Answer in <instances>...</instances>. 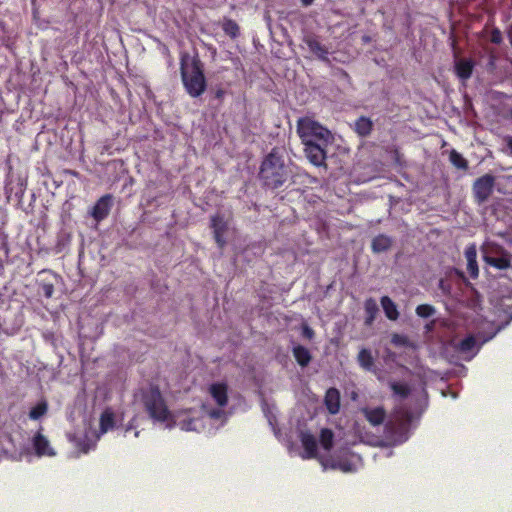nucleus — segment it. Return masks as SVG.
<instances>
[{"label":"nucleus","instance_id":"obj_1","mask_svg":"<svg viewBox=\"0 0 512 512\" xmlns=\"http://www.w3.org/2000/svg\"><path fill=\"white\" fill-rule=\"evenodd\" d=\"M291 176V170L285 164L278 148H273L263 159L258 177L262 186L275 190L282 187Z\"/></svg>","mask_w":512,"mask_h":512},{"label":"nucleus","instance_id":"obj_2","mask_svg":"<svg viewBox=\"0 0 512 512\" xmlns=\"http://www.w3.org/2000/svg\"><path fill=\"white\" fill-rule=\"evenodd\" d=\"M180 74L188 95L197 98L205 92L207 82L204 75V64L198 55L191 56L188 52L180 54Z\"/></svg>","mask_w":512,"mask_h":512},{"label":"nucleus","instance_id":"obj_3","mask_svg":"<svg viewBox=\"0 0 512 512\" xmlns=\"http://www.w3.org/2000/svg\"><path fill=\"white\" fill-rule=\"evenodd\" d=\"M412 416L410 412L401 410L394 413L385 423L384 435L393 445L407 441Z\"/></svg>","mask_w":512,"mask_h":512},{"label":"nucleus","instance_id":"obj_4","mask_svg":"<svg viewBox=\"0 0 512 512\" xmlns=\"http://www.w3.org/2000/svg\"><path fill=\"white\" fill-rule=\"evenodd\" d=\"M142 401L149 416L158 422H165L171 417V413L157 386H150L142 394Z\"/></svg>","mask_w":512,"mask_h":512},{"label":"nucleus","instance_id":"obj_5","mask_svg":"<svg viewBox=\"0 0 512 512\" xmlns=\"http://www.w3.org/2000/svg\"><path fill=\"white\" fill-rule=\"evenodd\" d=\"M332 140L331 136H325L320 138L318 134L311 136L310 141H301L304 145V153L311 164L316 167H327L326 148Z\"/></svg>","mask_w":512,"mask_h":512},{"label":"nucleus","instance_id":"obj_6","mask_svg":"<svg viewBox=\"0 0 512 512\" xmlns=\"http://www.w3.org/2000/svg\"><path fill=\"white\" fill-rule=\"evenodd\" d=\"M496 177L490 173H486L475 179L472 184V195L474 202L481 205L488 201L494 192Z\"/></svg>","mask_w":512,"mask_h":512},{"label":"nucleus","instance_id":"obj_7","mask_svg":"<svg viewBox=\"0 0 512 512\" xmlns=\"http://www.w3.org/2000/svg\"><path fill=\"white\" fill-rule=\"evenodd\" d=\"M297 133L301 141H310L311 136L318 134L320 138L331 136V132L309 117L300 118L297 122Z\"/></svg>","mask_w":512,"mask_h":512},{"label":"nucleus","instance_id":"obj_8","mask_svg":"<svg viewBox=\"0 0 512 512\" xmlns=\"http://www.w3.org/2000/svg\"><path fill=\"white\" fill-rule=\"evenodd\" d=\"M210 227L213 230V237L219 249H223L227 241L225 233L228 231L229 224L221 214H215L210 218Z\"/></svg>","mask_w":512,"mask_h":512},{"label":"nucleus","instance_id":"obj_9","mask_svg":"<svg viewBox=\"0 0 512 512\" xmlns=\"http://www.w3.org/2000/svg\"><path fill=\"white\" fill-rule=\"evenodd\" d=\"M113 206V196L111 194H105L101 196L92 208L91 216L100 222L104 220L110 213Z\"/></svg>","mask_w":512,"mask_h":512},{"label":"nucleus","instance_id":"obj_10","mask_svg":"<svg viewBox=\"0 0 512 512\" xmlns=\"http://www.w3.org/2000/svg\"><path fill=\"white\" fill-rule=\"evenodd\" d=\"M484 260L486 264L499 270H506L512 267V254L505 249H501L498 256H485Z\"/></svg>","mask_w":512,"mask_h":512},{"label":"nucleus","instance_id":"obj_11","mask_svg":"<svg viewBox=\"0 0 512 512\" xmlns=\"http://www.w3.org/2000/svg\"><path fill=\"white\" fill-rule=\"evenodd\" d=\"M303 42L307 45L309 50L320 60H328V48L321 44V42L314 35H306L303 38Z\"/></svg>","mask_w":512,"mask_h":512},{"label":"nucleus","instance_id":"obj_12","mask_svg":"<svg viewBox=\"0 0 512 512\" xmlns=\"http://www.w3.org/2000/svg\"><path fill=\"white\" fill-rule=\"evenodd\" d=\"M209 393L219 407L228 403V385L224 382L213 383L209 387Z\"/></svg>","mask_w":512,"mask_h":512},{"label":"nucleus","instance_id":"obj_13","mask_svg":"<svg viewBox=\"0 0 512 512\" xmlns=\"http://www.w3.org/2000/svg\"><path fill=\"white\" fill-rule=\"evenodd\" d=\"M301 444L304 448V459H311L317 456L316 438L309 432H302L300 435Z\"/></svg>","mask_w":512,"mask_h":512},{"label":"nucleus","instance_id":"obj_14","mask_svg":"<svg viewBox=\"0 0 512 512\" xmlns=\"http://www.w3.org/2000/svg\"><path fill=\"white\" fill-rule=\"evenodd\" d=\"M361 412L372 426H379L383 424L386 419V411L383 407H365L361 409Z\"/></svg>","mask_w":512,"mask_h":512},{"label":"nucleus","instance_id":"obj_15","mask_svg":"<svg viewBox=\"0 0 512 512\" xmlns=\"http://www.w3.org/2000/svg\"><path fill=\"white\" fill-rule=\"evenodd\" d=\"M33 447L38 456H54L49 440L39 431L33 437Z\"/></svg>","mask_w":512,"mask_h":512},{"label":"nucleus","instance_id":"obj_16","mask_svg":"<svg viewBox=\"0 0 512 512\" xmlns=\"http://www.w3.org/2000/svg\"><path fill=\"white\" fill-rule=\"evenodd\" d=\"M324 404L330 414H337L340 410L339 390L334 387L329 388L325 393Z\"/></svg>","mask_w":512,"mask_h":512},{"label":"nucleus","instance_id":"obj_17","mask_svg":"<svg viewBox=\"0 0 512 512\" xmlns=\"http://www.w3.org/2000/svg\"><path fill=\"white\" fill-rule=\"evenodd\" d=\"M465 258L467 260V271L471 278L475 279L479 275L477 263V250L475 245H470L465 249Z\"/></svg>","mask_w":512,"mask_h":512},{"label":"nucleus","instance_id":"obj_18","mask_svg":"<svg viewBox=\"0 0 512 512\" xmlns=\"http://www.w3.org/2000/svg\"><path fill=\"white\" fill-rule=\"evenodd\" d=\"M474 62L471 59H460L455 63V73L461 80H467L472 76Z\"/></svg>","mask_w":512,"mask_h":512},{"label":"nucleus","instance_id":"obj_19","mask_svg":"<svg viewBox=\"0 0 512 512\" xmlns=\"http://www.w3.org/2000/svg\"><path fill=\"white\" fill-rule=\"evenodd\" d=\"M380 304L382 306L385 316L389 320L396 321L399 318V311L397 305L389 296H382L380 299Z\"/></svg>","mask_w":512,"mask_h":512},{"label":"nucleus","instance_id":"obj_20","mask_svg":"<svg viewBox=\"0 0 512 512\" xmlns=\"http://www.w3.org/2000/svg\"><path fill=\"white\" fill-rule=\"evenodd\" d=\"M393 240L391 237L379 234L373 238L371 248L374 253H381L388 251L392 246Z\"/></svg>","mask_w":512,"mask_h":512},{"label":"nucleus","instance_id":"obj_21","mask_svg":"<svg viewBox=\"0 0 512 512\" xmlns=\"http://www.w3.org/2000/svg\"><path fill=\"white\" fill-rule=\"evenodd\" d=\"M373 130V122L366 116L359 117L354 123V131L360 137H367Z\"/></svg>","mask_w":512,"mask_h":512},{"label":"nucleus","instance_id":"obj_22","mask_svg":"<svg viewBox=\"0 0 512 512\" xmlns=\"http://www.w3.org/2000/svg\"><path fill=\"white\" fill-rule=\"evenodd\" d=\"M221 28L225 35H227L233 40L238 38L241 34L240 26L238 25V23L235 20L228 17H224L222 19Z\"/></svg>","mask_w":512,"mask_h":512},{"label":"nucleus","instance_id":"obj_23","mask_svg":"<svg viewBox=\"0 0 512 512\" xmlns=\"http://www.w3.org/2000/svg\"><path fill=\"white\" fill-rule=\"evenodd\" d=\"M292 353H293V356H294L296 362L301 367L308 366L312 360V355H311L310 351L302 345L294 346L292 349Z\"/></svg>","mask_w":512,"mask_h":512},{"label":"nucleus","instance_id":"obj_24","mask_svg":"<svg viewBox=\"0 0 512 512\" xmlns=\"http://www.w3.org/2000/svg\"><path fill=\"white\" fill-rule=\"evenodd\" d=\"M115 426L114 413L110 409H106L100 416L99 429L100 433L104 434Z\"/></svg>","mask_w":512,"mask_h":512},{"label":"nucleus","instance_id":"obj_25","mask_svg":"<svg viewBox=\"0 0 512 512\" xmlns=\"http://www.w3.org/2000/svg\"><path fill=\"white\" fill-rule=\"evenodd\" d=\"M357 360H358L359 365L363 369H365L367 371L372 370V368L374 366V358L369 349L362 348L358 353Z\"/></svg>","mask_w":512,"mask_h":512},{"label":"nucleus","instance_id":"obj_26","mask_svg":"<svg viewBox=\"0 0 512 512\" xmlns=\"http://www.w3.org/2000/svg\"><path fill=\"white\" fill-rule=\"evenodd\" d=\"M476 346V339L474 336L469 335L462 339L456 346V350L462 354L471 353Z\"/></svg>","mask_w":512,"mask_h":512},{"label":"nucleus","instance_id":"obj_27","mask_svg":"<svg viewBox=\"0 0 512 512\" xmlns=\"http://www.w3.org/2000/svg\"><path fill=\"white\" fill-rule=\"evenodd\" d=\"M449 160L458 169L466 170L468 168V161L456 150L450 152Z\"/></svg>","mask_w":512,"mask_h":512},{"label":"nucleus","instance_id":"obj_28","mask_svg":"<svg viewBox=\"0 0 512 512\" xmlns=\"http://www.w3.org/2000/svg\"><path fill=\"white\" fill-rule=\"evenodd\" d=\"M333 438H334V435H333V432L328 429V428H324L321 430L320 432V444L321 446L329 451L332 446H333Z\"/></svg>","mask_w":512,"mask_h":512},{"label":"nucleus","instance_id":"obj_29","mask_svg":"<svg viewBox=\"0 0 512 512\" xmlns=\"http://www.w3.org/2000/svg\"><path fill=\"white\" fill-rule=\"evenodd\" d=\"M48 409L47 403L45 401L39 402L36 406H34L29 412V418L32 420H38L43 415L46 414Z\"/></svg>","mask_w":512,"mask_h":512},{"label":"nucleus","instance_id":"obj_30","mask_svg":"<svg viewBox=\"0 0 512 512\" xmlns=\"http://www.w3.org/2000/svg\"><path fill=\"white\" fill-rule=\"evenodd\" d=\"M415 312L421 318H429L436 314V309L430 304H420L416 307Z\"/></svg>","mask_w":512,"mask_h":512},{"label":"nucleus","instance_id":"obj_31","mask_svg":"<svg viewBox=\"0 0 512 512\" xmlns=\"http://www.w3.org/2000/svg\"><path fill=\"white\" fill-rule=\"evenodd\" d=\"M364 310L366 315L377 316L379 308L376 300L373 298L366 299L364 302Z\"/></svg>","mask_w":512,"mask_h":512},{"label":"nucleus","instance_id":"obj_32","mask_svg":"<svg viewBox=\"0 0 512 512\" xmlns=\"http://www.w3.org/2000/svg\"><path fill=\"white\" fill-rule=\"evenodd\" d=\"M391 389L395 394L401 396L402 398H406L410 394V388L408 385L403 383H392Z\"/></svg>","mask_w":512,"mask_h":512},{"label":"nucleus","instance_id":"obj_33","mask_svg":"<svg viewBox=\"0 0 512 512\" xmlns=\"http://www.w3.org/2000/svg\"><path fill=\"white\" fill-rule=\"evenodd\" d=\"M40 289H41V292L42 294L46 297V298H51L53 296V293H54V285L52 283H49V282H43L41 283L40 285Z\"/></svg>","mask_w":512,"mask_h":512},{"label":"nucleus","instance_id":"obj_34","mask_svg":"<svg viewBox=\"0 0 512 512\" xmlns=\"http://www.w3.org/2000/svg\"><path fill=\"white\" fill-rule=\"evenodd\" d=\"M490 41L494 44H500L503 41L502 33L499 28H493L490 35Z\"/></svg>","mask_w":512,"mask_h":512},{"label":"nucleus","instance_id":"obj_35","mask_svg":"<svg viewBox=\"0 0 512 512\" xmlns=\"http://www.w3.org/2000/svg\"><path fill=\"white\" fill-rule=\"evenodd\" d=\"M315 333L312 328L308 325H303L302 327V336L308 340H311L314 337Z\"/></svg>","mask_w":512,"mask_h":512},{"label":"nucleus","instance_id":"obj_36","mask_svg":"<svg viewBox=\"0 0 512 512\" xmlns=\"http://www.w3.org/2000/svg\"><path fill=\"white\" fill-rule=\"evenodd\" d=\"M1 249L4 250V253L6 256H8L9 253V246L6 236L1 237Z\"/></svg>","mask_w":512,"mask_h":512},{"label":"nucleus","instance_id":"obj_37","mask_svg":"<svg viewBox=\"0 0 512 512\" xmlns=\"http://www.w3.org/2000/svg\"><path fill=\"white\" fill-rule=\"evenodd\" d=\"M209 415L214 419H218L223 415V411L221 409H213L210 411Z\"/></svg>","mask_w":512,"mask_h":512},{"label":"nucleus","instance_id":"obj_38","mask_svg":"<svg viewBox=\"0 0 512 512\" xmlns=\"http://www.w3.org/2000/svg\"><path fill=\"white\" fill-rule=\"evenodd\" d=\"M78 446H79V448H80L81 452H83V453H88V451L90 450V446H89V444H88V443H86L85 441L80 442V443L78 444Z\"/></svg>","mask_w":512,"mask_h":512},{"label":"nucleus","instance_id":"obj_39","mask_svg":"<svg viewBox=\"0 0 512 512\" xmlns=\"http://www.w3.org/2000/svg\"><path fill=\"white\" fill-rule=\"evenodd\" d=\"M504 141L507 145V148L509 149L510 151V155L512 156V136H505L504 137Z\"/></svg>","mask_w":512,"mask_h":512},{"label":"nucleus","instance_id":"obj_40","mask_svg":"<svg viewBox=\"0 0 512 512\" xmlns=\"http://www.w3.org/2000/svg\"><path fill=\"white\" fill-rule=\"evenodd\" d=\"M376 319V316L366 315L365 317V325L370 326Z\"/></svg>","mask_w":512,"mask_h":512},{"label":"nucleus","instance_id":"obj_41","mask_svg":"<svg viewBox=\"0 0 512 512\" xmlns=\"http://www.w3.org/2000/svg\"><path fill=\"white\" fill-rule=\"evenodd\" d=\"M225 91L223 89H218L215 92V98L221 100L224 97Z\"/></svg>","mask_w":512,"mask_h":512},{"label":"nucleus","instance_id":"obj_42","mask_svg":"<svg viewBox=\"0 0 512 512\" xmlns=\"http://www.w3.org/2000/svg\"><path fill=\"white\" fill-rule=\"evenodd\" d=\"M314 0H301L303 6H310Z\"/></svg>","mask_w":512,"mask_h":512},{"label":"nucleus","instance_id":"obj_43","mask_svg":"<svg viewBox=\"0 0 512 512\" xmlns=\"http://www.w3.org/2000/svg\"><path fill=\"white\" fill-rule=\"evenodd\" d=\"M341 468H342L343 471H349L350 470L349 467L346 466V465L342 466Z\"/></svg>","mask_w":512,"mask_h":512},{"label":"nucleus","instance_id":"obj_44","mask_svg":"<svg viewBox=\"0 0 512 512\" xmlns=\"http://www.w3.org/2000/svg\"><path fill=\"white\" fill-rule=\"evenodd\" d=\"M509 243H510V245H512V238L510 239Z\"/></svg>","mask_w":512,"mask_h":512}]
</instances>
